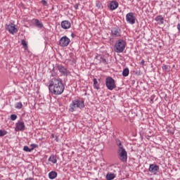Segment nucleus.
<instances>
[{
  "instance_id": "1",
  "label": "nucleus",
  "mask_w": 180,
  "mask_h": 180,
  "mask_svg": "<svg viewBox=\"0 0 180 180\" xmlns=\"http://www.w3.org/2000/svg\"><path fill=\"white\" fill-rule=\"evenodd\" d=\"M65 86L63 84V80L60 78H53L49 81V90L53 95H61L64 92Z\"/></svg>"
},
{
  "instance_id": "2",
  "label": "nucleus",
  "mask_w": 180,
  "mask_h": 180,
  "mask_svg": "<svg viewBox=\"0 0 180 180\" xmlns=\"http://www.w3.org/2000/svg\"><path fill=\"white\" fill-rule=\"evenodd\" d=\"M117 146H118V157L122 162H126L127 161V152L126 151V149L123 148V146L122 145V142H120L118 139L116 140Z\"/></svg>"
},
{
  "instance_id": "3",
  "label": "nucleus",
  "mask_w": 180,
  "mask_h": 180,
  "mask_svg": "<svg viewBox=\"0 0 180 180\" xmlns=\"http://www.w3.org/2000/svg\"><path fill=\"white\" fill-rule=\"evenodd\" d=\"M82 109L85 108V104L84 101L79 100H74L72 101L71 104L70 105V112H75L77 109Z\"/></svg>"
},
{
  "instance_id": "4",
  "label": "nucleus",
  "mask_w": 180,
  "mask_h": 180,
  "mask_svg": "<svg viewBox=\"0 0 180 180\" xmlns=\"http://www.w3.org/2000/svg\"><path fill=\"white\" fill-rule=\"evenodd\" d=\"M126 49V41L119 39L114 46V50L116 53H123Z\"/></svg>"
},
{
  "instance_id": "5",
  "label": "nucleus",
  "mask_w": 180,
  "mask_h": 180,
  "mask_svg": "<svg viewBox=\"0 0 180 180\" xmlns=\"http://www.w3.org/2000/svg\"><path fill=\"white\" fill-rule=\"evenodd\" d=\"M105 86L109 89V91H113L116 88V84L115 83V79L110 77H108L105 79Z\"/></svg>"
},
{
  "instance_id": "6",
  "label": "nucleus",
  "mask_w": 180,
  "mask_h": 180,
  "mask_svg": "<svg viewBox=\"0 0 180 180\" xmlns=\"http://www.w3.org/2000/svg\"><path fill=\"white\" fill-rule=\"evenodd\" d=\"M6 30H8L11 34H16L18 33V28H16L15 24L11 22L5 25Z\"/></svg>"
},
{
  "instance_id": "7",
  "label": "nucleus",
  "mask_w": 180,
  "mask_h": 180,
  "mask_svg": "<svg viewBox=\"0 0 180 180\" xmlns=\"http://www.w3.org/2000/svg\"><path fill=\"white\" fill-rule=\"evenodd\" d=\"M126 20L127 23H129L130 25H134V23H136V17L134 16V13H128L126 15Z\"/></svg>"
},
{
  "instance_id": "8",
  "label": "nucleus",
  "mask_w": 180,
  "mask_h": 180,
  "mask_svg": "<svg viewBox=\"0 0 180 180\" xmlns=\"http://www.w3.org/2000/svg\"><path fill=\"white\" fill-rule=\"evenodd\" d=\"M70 41L71 40H70L67 36H64L59 40V46L61 47H67Z\"/></svg>"
},
{
  "instance_id": "9",
  "label": "nucleus",
  "mask_w": 180,
  "mask_h": 180,
  "mask_svg": "<svg viewBox=\"0 0 180 180\" xmlns=\"http://www.w3.org/2000/svg\"><path fill=\"white\" fill-rule=\"evenodd\" d=\"M149 172L155 175L157 172H160V167L155 164H150L148 169Z\"/></svg>"
},
{
  "instance_id": "10",
  "label": "nucleus",
  "mask_w": 180,
  "mask_h": 180,
  "mask_svg": "<svg viewBox=\"0 0 180 180\" xmlns=\"http://www.w3.org/2000/svg\"><path fill=\"white\" fill-rule=\"evenodd\" d=\"M25 122L23 121H18L15 124V131H23L25 130Z\"/></svg>"
},
{
  "instance_id": "11",
  "label": "nucleus",
  "mask_w": 180,
  "mask_h": 180,
  "mask_svg": "<svg viewBox=\"0 0 180 180\" xmlns=\"http://www.w3.org/2000/svg\"><path fill=\"white\" fill-rule=\"evenodd\" d=\"M56 68H58V71L61 73L62 75H65L67 77L68 75V69L67 68H65L62 65H57Z\"/></svg>"
},
{
  "instance_id": "12",
  "label": "nucleus",
  "mask_w": 180,
  "mask_h": 180,
  "mask_svg": "<svg viewBox=\"0 0 180 180\" xmlns=\"http://www.w3.org/2000/svg\"><path fill=\"white\" fill-rule=\"evenodd\" d=\"M121 33L122 31L119 27L113 28L111 31V34L112 37H120Z\"/></svg>"
},
{
  "instance_id": "13",
  "label": "nucleus",
  "mask_w": 180,
  "mask_h": 180,
  "mask_svg": "<svg viewBox=\"0 0 180 180\" xmlns=\"http://www.w3.org/2000/svg\"><path fill=\"white\" fill-rule=\"evenodd\" d=\"M108 8L110 11H115V9H117V8H119V3H117V1H111L108 5Z\"/></svg>"
},
{
  "instance_id": "14",
  "label": "nucleus",
  "mask_w": 180,
  "mask_h": 180,
  "mask_svg": "<svg viewBox=\"0 0 180 180\" xmlns=\"http://www.w3.org/2000/svg\"><path fill=\"white\" fill-rule=\"evenodd\" d=\"M61 27L63 29H70L71 27V22L68 20H63L61 22Z\"/></svg>"
},
{
  "instance_id": "15",
  "label": "nucleus",
  "mask_w": 180,
  "mask_h": 180,
  "mask_svg": "<svg viewBox=\"0 0 180 180\" xmlns=\"http://www.w3.org/2000/svg\"><path fill=\"white\" fill-rule=\"evenodd\" d=\"M34 22L35 26H37L39 29H42V27H44L43 22H41V21H40L39 20L35 19L34 20Z\"/></svg>"
},
{
  "instance_id": "16",
  "label": "nucleus",
  "mask_w": 180,
  "mask_h": 180,
  "mask_svg": "<svg viewBox=\"0 0 180 180\" xmlns=\"http://www.w3.org/2000/svg\"><path fill=\"white\" fill-rule=\"evenodd\" d=\"M49 179H56L57 178V173L55 171H51L49 173Z\"/></svg>"
},
{
  "instance_id": "17",
  "label": "nucleus",
  "mask_w": 180,
  "mask_h": 180,
  "mask_svg": "<svg viewBox=\"0 0 180 180\" xmlns=\"http://www.w3.org/2000/svg\"><path fill=\"white\" fill-rule=\"evenodd\" d=\"M156 22H160L161 25H164V18L162 15H158L155 19Z\"/></svg>"
},
{
  "instance_id": "18",
  "label": "nucleus",
  "mask_w": 180,
  "mask_h": 180,
  "mask_svg": "<svg viewBox=\"0 0 180 180\" xmlns=\"http://www.w3.org/2000/svg\"><path fill=\"white\" fill-rule=\"evenodd\" d=\"M49 161H50V162H52V164H56L57 162V158H56V156H54V155H52L49 158Z\"/></svg>"
},
{
  "instance_id": "19",
  "label": "nucleus",
  "mask_w": 180,
  "mask_h": 180,
  "mask_svg": "<svg viewBox=\"0 0 180 180\" xmlns=\"http://www.w3.org/2000/svg\"><path fill=\"white\" fill-rule=\"evenodd\" d=\"M130 72V70H129V68H125L122 71V75L123 77H129V74Z\"/></svg>"
},
{
  "instance_id": "20",
  "label": "nucleus",
  "mask_w": 180,
  "mask_h": 180,
  "mask_svg": "<svg viewBox=\"0 0 180 180\" xmlns=\"http://www.w3.org/2000/svg\"><path fill=\"white\" fill-rule=\"evenodd\" d=\"M94 89H99V84H98V79H96V78L94 79Z\"/></svg>"
},
{
  "instance_id": "21",
  "label": "nucleus",
  "mask_w": 180,
  "mask_h": 180,
  "mask_svg": "<svg viewBox=\"0 0 180 180\" xmlns=\"http://www.w3.org/2000/svg\"><path fill=\"white\" fill-rule=\"evenodd\" d=\"M106 179L107 180H113V179H115V174H107Z\"/></svg>"
},
{
  "instance_id": "22",
  "label": "nucleus",
  "mask_w": 180,
  "mask_h": 180,
  "mask_svg": "<svg viewBox=\"0 0 180 180\" xmlns=\"http://www.w3.org/2000/svg\"><path fill=\"white\" fill-rule=\"evenodd\" d=\"M15 109H22V108H23V104H22L21 102H18L15 104Z\"/></svg>"
},
{
  "instance_id": "23",
  "label": "nucleus",
  "mask_w": 180,
  "mask_h": 180,
  "mask_svg": "<svg viewBox=\"0 0 180 180\" xmlns=\"http://www.w3.org/2000/svg\"><path fill=\"white\" fill-rule=\"evenodd\" d=\"M23 150H24V151H26V153H30V152L33 151V149L29 148V146H24Z\"/></svg>"
},
{
  "instance_id": "24",
  "label": "nucleus",
  "mask_w": 180,
  "mask_h": 180,
  "mask_svg": "<svg viewBox=\"0 0 180 180\" xmlns=\"http://www.w3.org/2000/svg\"><path fill=\"white\" fill-rule=\"evenodd\" d=\"M8 132L6 130L0 129V137H4V136H6Z\"/></svg>"
},
{
  "instance_id": "25",
  "label": "nucleus",
  "mask_w": 180,
  "mask_h": 180,
  "mask_svg": "<svg viewBox=\"0 0 180 180\" xmlns=\"http://www.w3.org/2000/svg\"><path fill=\"white\" fill-rule=\"evenodd\" d=\"M21 44L23 46L24 49H27V43H26V41L25 39H22Z\"/></svg>"
},
{
  "instance_id": "26",
  "label": "nucleus",
  "mask_w": 180,
  "mask_h": 180,
  "mask_svg": "<svg viewBox=\"0 0 180 180\" xmlns=\"http://www.w3.org/2000/svg\"><path fill=\"white\" fill-rule=\"evenodd\" d=\"M100 63H102L103 64H108V61L103 57H101Z\"/></svg>"
},
{
  "instance_id": "27",
  "label": "nucleus",
  "mask_w": 180,
  "mask_h": 180,
  "mask_svg": "<svg viewBox=\"0 0 180 180\" xmlns=\"http://www.w3.org/2000/svg\"><path fill=\"white\" fill-rule=\"evenodd\" d=\"M11 120H16L18 119V115L12 114L10 117Z\"/></svg>"
},
{
  "instance_id": "28",
  "label": "nucleus",
  "mask_w": 180,
  "mask_h": 180,
  "mask_svg": "<svg viewBox=\"0 0 180 180\" xmlns=\"http://www.w3.org/2000/svg\"><path fill=\"white\" fill-rule=\"evenodd\" d=\"M162 70H165V71H169V68L168 67V65H164L162 67Z\"/></svg>"
},
{
  "instance_id": "29",
  "label": "nucleus",
  "mask_w": 180,
  "mask_h": 180,
  "mask_svg": "<svg viewBox=\"0 0 180 180\" xmlns=\"http://www.w3.org/2000/svg\"><path fill=\"white\" fill-rule=\"evenodd\" d=\"M31 149L34 150V148H37L39 147V146H37V144L35 143H32L31 145Z\"/></svg>"
},
{
  "instance_id": "30",
  "label": "nucleus",
  "mask_w": 180,
  "mask_h": 180,
  "mask_svg": "<svg viewBox=\"0 0 180 180\" xmlns=\"http://www.w3.org/2000/svg\"><path fill=\"white\" fill-rule=\"evenodd\" d=\"M96 6H97V8H101V6H102V3H101V2H99V1H96Z\"/></svg>"
},
{
  "instance_id": "31",
  "label": "nucleus",
  "mask_w": 180,
  "mask_h": 180,
  "mask_svg": "<svg viewBox=\"0 0 180 180\" xmlns=\"http://www.w3.org/2000/svg\"><path fill=\"white\" fill-rule=\"evenodd\" d=\"M41 3L42 5H44V6H47V1L46 0H41Z\"/></svg>"
},
{
  "instance_id": "32",
  "label": "nucleus",
  "mask_w": 180,
  "mask_h": 180,
  "mask_svg": "<svg viewBox=\"0 0 180 180\" xmlns=\"http://www.w3.org/2000/svg\"><path fill=\"white\" fill-rule=\"evenodd\" d=\"M177 29H178V31L180 32V24L179 23L177 25Z\"/></svg>"
},
{
  "instance_id": "33",
  "label": "nucleus",
  "mask_w": 180,
  "mask_h": 180,
  "mask_svg": "<svg viewBox=\"0 0 180 180\" xmlns=\"http://www.w3.org/2000/svg\"><path fill=\"white\" fill-rule=\"evenodd\" d=\"M144 63H145L144 60H142L141 62V65H144Z\"/></svg>"
},
{
  "instance_id": "34",
  "label": "nucleus",
  "mask_w": 180,
  "mask_h": 180,
  "mask_svg": "<svg viewBox=\"0 0 180 180\" xmlns=\"http://www.w3.org/2000/svg\"><path fill=\"white\" fill-rule=\"evenodd\" d=\"M74 8H75V9H78V4H75V6H74Z\"/></svg>"
},
{
  "instance_id": "35",
  "label": "nucleus",
  "mask_w": 180,
  "mask_h": 180,
  "mask_svg": "<svg viewBox=\"0 0 180 180\" xmlns=\"http://www.w3.org/2000/svg\"><path fill=\"white\" fill-rule=\"evenodd\" d=\"M72 37H74L75 35L74 34H71Z\"/></svg>"
}]
</instances>
